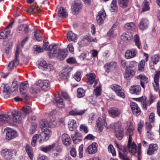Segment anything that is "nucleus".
Wrapping results in <instances>:
<instances>
[{
  "mask_svg": "<svg viewBox=\"0 0 160 160\" xmlns=\"http://www.w3.org/2000/svg\"><path fill=\"white\" fill-rule=\"evenodd\" d=\"M19 111L14 109L6 114H0V125L13 122L19 123L22 121V116Z\"/></svg>",
  "mask_w": 160,
  "mask_h": 160,
  "instance_id": "f257e3e1",
  "label": "nucleus"
},
{
  "mask_svg": "<svg viewBox=\"0 0 160 160\" xmlns=\"http://www.w3.org/2000/svg\"><path fill=\"white\" fill-rule=\"evenodd\" d=\"M41 128L42 132L41 133L40 143L49 140L52 134L51 128L48 122L46 120H43L41 122Z\"/></svg>",
  "mask_w": 160,
  "mask_h": 160,
  "instance_id": "f03ea898",
  "label": "nucleus"
},
{
  "mask_svg": "<svg viewBox=\"0 0 160 160\" xmlns=\"http://www.w3.org/2000/svg\"><path fill=\"white\" fill-rule=\"evenodd\" d=\"M49 42L46 40L43 41V44L42 47L45 50L49 51H50V56H57L56 53L55 52L57 48L56 45L55 44H51L49 45Z\"/></svg>",
  "mask_w": 160,
  "mask_h": 160,
  "instance_id": "7ed1b4c3",
  "label": "nucleus"
},
{
  "mask_svg": "<svg viewBox=\"0 0 160 160\" xmlns=\"http://www.w3.org/2000/svg\"><path fill=\"white\" fill-rule=\"evenodd\" d=\"M137 148L136 144L134 142H132V140L130 138L128 140V146L124 149V151L126 152H129L132 154L134 155L136 153Z\"/></svg>",
  "mask_w": 160,
  "mask_h": 160,
  "instance_id": "20e7f679",
  "label": "nucleus"
},
{
  "mask_svg": "<svg viewBox=\"0 0 160 160\" xmlns=\"http://www.w3.org/2000/svg\"><path fill=\"white\" fill-rule=\"evenodd\" d=\"M102 118H98L96 121V126L98 128V131L99 132H101L104 128V127H106L107 123L105 119V115L104 114L102 115Z\"/></svg>",
  "mask_w": 160,
  "mask_h": 160,
  "instance_id": "39448f33",
  "label": "nucleus"
},
{
  "mask_svg": "<svg viewBox=\"0 0 160 160\" xmlns=\"http://www.w3.org/2000/svg\"><path fill=\"white\" fill-rule=\"evenodd\" d=\"M111 89L115 92L116 94L122 98H125L124 91L121 87L116 84H113L111 86Z\"/></svg>",
  "mask_w": 160,
  "mask_h": 160,
  "instance_id": "423d86ee",
  "label": "nucleus"
},
{
  "mask_svg": "<svg viewBox=\"0 0 160 160\" xmlns=\"http://www.w3.org/2000/svg\"><path fill=\"white\" fill-rule=\"evenodd\" d=\"M19 48L17 46V50L15 54V58L14 60L10 62L8 66L9 69L12 70L14 67H16L19 64Z\"/></svg>",
  "mask_w": 160,
  "mask_h": 160,
  "instance_id": "0eeeda50",
  "label": "nucleus"
},
{
  "mask_svg": "<svg viewBox=\"0 0 160 160\" xmlns=\"http://www.w3.org/2000/svg\"><path fill=\"white\" fill-rule=\"evenodd\" d=\"M82 8V5L81 1L78 0L75 1L72 6V11L73 14L77 15L81 10Z\"/></svg>",
  "mask_w": 160,
  "mask_h": 160,
  "instance_id": "6e6552de",
  "label": "nucleus"
},
{
  "mask_svg": "<svg viewBox=\"0 0 160 160\" xmlns=\"http://www.w3.org/2000/svg\"><path fill=\"white\" fill-rule=\"evenodd\" d=\"M36 84L44 90H48L50 88V82L47 80H39L36 82Z\"/></svg>",
  "mask_w": 160,
  "mask_h": 160,
  "instance_id": "1a4fd4ad",
  "label": "nucleus"
},
{
  "mask_svg": "<svg viewBox=\"0 0 160 160\" xmlns=\"http://www.w3.org/2000/svg\"><path fill=\"white\" fill-rule=\"evenodd\" d=\"M160 76V71H156L155 73L153 76V81L152 82L154 89L157 91L159 88V78Z\"/></svg>",
  "mask_w": 160,
  "mask_h": 160,
  "instance_id": "9d476101",
  "label": "nucleus"
},
{
  "mask_svg": "<svg viewBox=\"0 0 160 160\" xmlns=\"http://www.w3.org/2000/svg\"><path fill=\"white\" fill-rule=\"evenodd\" d=\"M98 151V144L96 142H93L89 145L85 150V152L90 154L95 153Z\"/></svg>",
  "mask_w": 160,
  "mask_h": 160,
  "instance_id": "9b49d317",
  "label": "nucleus"
},
{
  "mask_svg": "<svg viewBox=\"0 0 160 160\" xmlns=\"http://www.w3.org/2000/svg\"><path fill=\"white\" fill-rule=\"evenodd\" d=\"M106 16V14L105 10L103 8L101 9L99 12L98 15L97 17V20L98 23L100 25L103 22Z\"/></svg>",
  "mask_w": 160,
  "mask_h": 160,
  "instance_id": "f8f14e48",
  "label": "nucleus"
},
{
  "mask_svg": "<svg viewBox=\"0 0 160 160\" xmlns=\"http://www.w3.org/2000/svg\"><path fill=\"white\" fill-rule=\"evenodd\" d=\"M130 106L133 114L136 116H139L141 112L140 108L135 102H132L130 103Z\"/></svg>",
  "mask_w": 160,
  "mask_h": 160,
  "instance_id": "ddd939ff",
  "label": "nucleus"
},
{
  "mask_svg": "<svg viewBox=\"0 0 160 160\" xmlns=\"http://www.w3.org/2000/svg\"><path fill=\"white\" fill-rule=\"evenodd\" d=\"M5 130L7 131L6 138L8 140L14 138L18 135L16 131L13 129L9 128H6Z\"/></svg>",
  "mask_w": 160,
  "mask_h": 160,
  "instance_id": "4468645a",
  "label": "nucleus"
},
{
  "mask_svg": "<svg viewBox=\"0 0 160 160\" xmlns=\"http://www.w3.org/2000/svg\"><path fill=\"white\" fill-rule=\"evenodd\" d=\"M15 152L16 150H8L7 149H5L2 150L1 155L6 159L9 160L12 158L13 152Z\"/></svg>",
  "mask_w": 160,
  "mask_h": 160,
  "instance_id": "2eb2a0df",
  "label": "nucleus"
},
{
  "mask_svg": "<svg viewBox=\"0 0 160 160\" xmlns=\"http://www.w3.org/2000/svg\"><path fill=\"white\" fill-rule=\"evenodd\" d=\"M137 52L134 49H132L127 50L125 55V57L127 59H129L134 57Z\"/></svg>",
  "mask_w": 160,
  "mask_h": 160,
  "instance_id": "dca6fc26",
  "label": "nucleus"
},
{
  "mask_svg": "<svg viewBox=\"0 0 160 160\" xmlns=\"http://www.w3.org/2000/svg\"><path fill=\"white\" fill-rule=\"evenodd\" d=\"M86 77L87 78V83L89 84H92L95 82L94 86L96 84V82L95 81L96 75L93 73H91L86 75Z\"/></svg>",
  "mask_w": 160,
  "mask_h": 160,
  "instance_id": "f3484780",
  "label": "nucleus"
},
{
  "mask_svg": "<svg viewBox=\"0 0 160 160\" xmlns=\"http://www.w3.org/2000/svg\"><path fill=\"white\" fill-rule=\"evenodd\" d=\"M137 79H139L141 86L143 88H145V84L148 83V78L145 76L143 74H141L137 77Z\"/></svg>",
  "mask_w": 160,
  "mask_h": 160,
  "instance_id": "a211bd4d",
  "label": "nucleus"
},
{
  "mask_svg": "<svg viewBox=\"0 0 160 160\" xmlns=\"http://www.w3.org/2000/svg\"><path fill=\"white\" fill-rule=\"evenodd\" d=\"M22 110L23 112H24V113H22L21 112L19 111L22 115V120L27 115H28L32 112V108L29 106H26L23 107Z\"/></svg>",
  "mask_w": 160,
  "mask_h": 160,
  "instance_id": "6ab92c4d",
  "label": "nucleus"
},
{
  "mask_svg": "<svg viewBox=\"0 0 160 160\" xmlns=\"http://www.w3.org/2000/svg\"><path fill=\"white\" fill-rule=\"evenodd\" d=\"M132 37V35L130 32H127L122 34L121 36V39L123 41L127 42L131 39Z\"/></svg>",
  "mask_w": 160,
  "mask_h": 160,
  "instance_id": "aec40b11",
  "label": "nucleus"
},
{
  "mask_svg": "<svg viewBox=\"0 0 160 160\" xmlns=\"http://www.w3.org/2000/svg\"><path fill=\"white\" fill-rule=\"evenodd\" d=\"M116 66V62H112L106 64L104 65L105 71L107 72L108 73L113 70L115 68Z\"/></svg>",
  "mask_w": 160,
  "mask_h": 160,
  "instance_id": "412c9836",
  "label": "nucleus"
},
{
  "mask_svg": "<svg viewBox=\"0 0 160 160\" xmlns=\"http://www.w3.org/2000/svg\"><path fill=\"white\" fill-rule=\"evenodd\" d=\"M55 53H56L57 56H53V57H56L57 58H59L61 60L65 58L67 56V52L64 50L62 49H57L55 51Z\"/></svg>",
  "mask_w": 160,
  "mask_h": 160,
  "instance_id": "4be33fe9",
  "label": "nucleus"
},
{
  "mask_svg": "<svg viewBox=\"0 0 160 160\" xmlns=\"http://www.w3.org/2000/svg\"><path fill=\"white\" fill-rule=\"evenodd\" d=\"M136 70L128 69V68H126L124 74V78L128 79L129 78L133 77L135 73Z\"/></svg>",
  "mask_w": 160,
  "mask_h": 160,
  "instance_id": "5701e85b",
  "label": "nucleus"
},
{
  "mask_svg": "<svg viewBox=\"0 0 160 160\" xmlns=\"http://www.w3.org/2000/svg\"><path fill=\"white\" fill-rule=\"evenodd\" d=\"M62 139L63 143L66 146H68L71 143L72 141L69 136L66 133L62 135Z\"/></svg>",
  "mask_w": 160,
  "mask_h": 160,
  "instance_id": "b1692460",
  "label": "nucleus"
},
{
  "mask_svg": "<svg viewBox=\"0 0 160 160\" xmlns=\"http://www.w3.org/2000/svg\"><path fill=\"white\" fill-rule=\"evenodd\" d=\"M70 69L68 68H66L62 70L59 75V77L62 79H66L69 77Z\"/></svg>",
  "mask_w": 160,
  "mask_h": 160,
  "instance_id": "393cba45",
  "label": "nucleus"
},
{
  "mask_svg": "<svg viewBox=\"0 0 160 160\" xmlns=\"http://www.w3.org/2000/svg\"><path fill=\"white\" fill-rule=\"evenodd\" d=\"M130 92L132 94H139L141 92V88L139 85L133 86L131 87Z\"/></svg>",
  "mask_w": 160,
  "mask_h": 160,
  "instance_id": "a878e982",
  "label": "nucleus"
},
{
  "mask_svg": "<svg viewBox=\"0 0 160 160\" xmlns=\"http://www.w3.org/2000/svg\"><path fill=\"white\" fill-rule=\"evenodd\" d=\"M109 114L113 118L119 117L121 113L120 110L118 109H110L108 111Z\"/></svg>",
  "mask_w": 160,
  "mask_h": 160,
  "instance_id": "bb28decb",
  "label": "nucleus"
},
{
  "mask_svg": "<svg viewBox=\"0 0 160 160\" xmlns=\"http://www.w3.org/2000/svg\"><path fill=\"white\" fill-rule=\"evenodd\" d=\"M133 130L134 128L133 125L132 123L130 122L128 128L127 129V131L126 132V134L129 136L128 140H129L130 138L131 140H132V136L133 134Z\"/></svg>",
  "mask_w": 160,
  "mask_h": 160,
  "instance_id": "cd10ccee",
  "label": "nucleus"
},
{
  "mask_svg": "<svg viewBox=\"0 0 160 160\" xmlns=\"http://www.w3.org/2000/svg\"><path fill=\"white\" fill-rule=\"evenodd\" d=\"M158 148V146L157 144H150L147 151V154L150 155H152L153 154L154 152L157 151Z\"/></svg>",
  "mask_w": 160,
  "mask_h": 160,
  "instance_id": "c85d7f7f",
  "label": "nucleus"
},
{
  "mask_svg": "<svg viewBox=\"0 0 160 160\" xmlns=\"http://www.w3.org/2000/svg\"><path fill=\"white\" fill-rule=\"evenodd\" d=\"M148 21L146 19H143L140 22L139 27L140 29L144 30L148 28Z\"/></svg>",
  "mask_w": 160,
  "mask_h": 160,
  "instance_id": "c756f323",
  "label": "nucleus"
},
{
  "mask_svg": "<svg viewBox=\"0 0 160 160\" xmlns=\"http://www.w3.org/2000/svg\"><path fill=\"white\" fill-rule=\"evenodd\" d=\"M67 38L68 39L69 41H73L75 42L78 38L77 35L72 31H69L67 34Z\"/></svg>",
  "mask_w": 160,
  "mask_h": 160,
  "instance_id": "7c9ffc66",
  "label": "nucleus"
},
{
  "mask_svg": "<svg viewBox=\"0 0 160 160\" xmlns=\"http://www.w3.org/2000/svg\"><path fill=\"white\" fill-rule=\"evenodd\" d=\"M29 87L27 82H22L20 85V90L22 94H24Z\"/></svg>",
  "mask_w": 160,
  "mask_h": 160,
  "instance_id": "2f4dec72",
  "label": "nucleus"
},
{
  "mask_svg": "<svg viewBox=\"0 0 160 160\" xmlns=\"http://www.w3.org/2000/svg\"><path fill=\"white\" fill-rule=\"evenodd\" d=\"M117 0H112L111 4L110 10L111 12H117L118 11V8L117 5Z\"/></svg>",
  "mask_w": 160,
  "mask_h": 160,
  "instance_id": "473e14b6",
  "label": "nucleus"
},
{
  "mask_svg": "<svg viewBox=\"0 0 160 160\" xmlns=\"http://www.w3.org/2000/svg\"><path fill=\"white\" fill-rule=\"evenodd\" d=\"M58 16L59 17L65 18L67 16L66 10L64 8L61 7L59 9Z\"/></svg>",
  "mask_w": 160,
  "mask_h": 160,
  "instance_id": "72a5a7b5",
  "label": "nucleus"
},
{
  "mask_svg": "<svg viewBox=\"0 0 160 160\" xmlns=\"http://www.w3.org/2000/svg\"><path fill=\"white\" fill-rule=\"evenodd\" d=\"M133 41L135 43V45L139 49H141V44L140 42L139 36L138 34H135L133 38Z\"/></svg>",
  "mask_w": 160,
  "mask_h": 160,
  "instance_id": "f704fd0d",
  "label": "nucleus"
},
{
  "mask_svg": "<svg viewBox=\"0 0 160 160\" xmlns=\"http://www.w3.org/2000/svg\"><path fill=\"white\" fill-rule=\"evenodd\" d=\"M68 128L70 130L73 131L77 128V123L76 121L73 119H71L68 123Z\"/></svg>",
  "mask_w": 160,
  "mask_h": 160,
  "instance_id": "c9c22d12",
  "label": "nucleus"
},
{
  "mask_svg": "<svg viewBox=\"0 0 160 160\" xmlns=\"http://www.w3.org/2000/svg\"><path fill=\"white\" fill-rule=\"evenodd\" d=\"M55 100L57 103V106L59 108H62L64 107V104L63 102V99L60 97H57Z\"/></svg>",
  "mask_w": 160,
  "mask_h": 160,
  "instance_id": "e433bc0d",
  "label": "nucleus"
},
{
  "mask_svg": "<svg viewBox=\"0 0 160 160\" xmlns=\"http://www.w3.org/2000/svg\"><path fill=\"white\" fill-rule=\"evenodd\" d=\"M117 26V25L116 23L113 25L112 28L109 30L108 33V36L111 38H114L116 36V33L114 31V30Z\"/></svg>",
  "mask_w": 160,
  "mask_h": 160,
  "instance_id": "4c0bfd02",
  "label": "nucleus"
},
{
  "mask_svg": "<svg viewBox=\"0 0 160 160\" xmlns=\"http://www.w3.org/2000/svg\"><path fill=\"white\" fill-rule=\"evenodd\" d=\"M124 27L126 29L129 30H133L136 28L135 23L132 22L126 23Z\"/></svg>",
  "mask_w": 160,
  "mask_h": 160,
  "instance_id": "58836bf2",
  "label": "nucleus"
},
{
  "mask_svg": "<svg viewBox=\"0 0 160 160\" xmlns=\"http://www.w3.org/2000/svg\"><path fill=\"white\" fill-rule=\"evenodd\" d=\"M55 146V144L54 143L51 145L47 146L46 147H42L41 148V150L45 152H47L54 148Z\"/></svg>",
  "mask_w": 160,
  "mask_h": 160,
  "instance_id": "ea45409f",
  "label": "nucleus"
},
{
  "mask_svg": "<svg viewBox=\"0 0 160 160\" xmlns=\"http://www.w3.org/2000/svg\"><path fill=\"white\" fill-rule=\"evenodd\" d=\"M25 148L30 158L32 159L33 158V154L30 146L28 144H26L25 145Z\"/></svg>",
  "mask_w": 160,
  "mask_h": 160,
  "instance_id": "a19ab883",
  "label": "nucleus"
},
{
  "mask_svg": "<svg viewBox=\"0 0 160 160\" xmlns=\"http://www.w3.org/2000/svg\"><path fill=\"white\" fill-rule=\"evenodd\" d=\"M11 31H4L0 33V39H5L7 38L10 34Z\"/></svg>",
  "mask_w": 160,
  "mask_h": 160,
  "instance_id": "79ce46f5",
  "label": "nucleus"
},
{
  "mask_svg": "<svg viewBox=\"0 0 160 160\" xmlns=\"http://www.w3.org/2000/svg\"><path fill=\"white\" fill-rule=\"evenodd\" d=\"M123 131V130H121L115 132L116 137L119 140H121L123 138L124 136Z\"/></svg>",
  "mask_w": 160,
  "mask_h": 160,
  "instance_id": "37998d69",
  "label": "nucleus"
},
{
  "mask_svg": "<svg viewBox=\"0 0 160 160\" xmlns=\"http://www.w3.org/2000/svg\"><path fill=\"white\" fill-rule=\"evenodd\" d=\"M145 61L144 60H142L139 63L138 65V70L139 71L142 72L144 70V65Z\"/></svg>",
  "mask_w": 160,
  "mask_h": 160,
  "instance_id": "c03bdc74",
  "label": "nucleus"
},
{
  "mask_svg": "<svg viewBox=\"0 0 160 160\" xmlns=\"http://www.w3.org/2000/svg\"><path fill=\"white\" fill-rule=\"evenodd\" d=\"M78 97L79 98H82L85 95V91L82 88H78L77 90Z\"/></svg>",
  "mask_w": 160,
  "mask_h": 160,
  "instance_id": "a18cd8bd",
  "label": "nucleus"
},
{
  "mask_svg": "<svg viewBox=\"0 0 160 160\" xmlns=\"http://www.w3.org/2000/svg\"><path fill=\"white\" fill-rule=\"evenodd\" d=\"M119 4L122 8H125L127 6L128 0H118Z\"/></svg>",
  "mask_w": 160,
  "mask_h": 160,
  "instance_id": "49530a36",
  "label": "nucleus"
},
{
  "mask_svg": "<svg viewBox=\"0 0 160 160\" xmlns=\"http://www.w3.org/2000/svg\"><path fill=\"white\" fill-rule=\"evenodd\" d=\"M39 138H40V139L42 138L40 135L39 136L38 134H35L32 137L31 142V144L32 146L35 147V146L37 139Z\"/></svg>",
  "mask_w": 160,
  "mask_h": 160,
  "instance_id": "de8ad7c7",
  "label": "nucleus"
},
{
  "mask_svg": "<svg viewBox=\"0 0 160 160\" xmlns=\"http://www.w3.org/2000/svg\"><path fill=\"white\" fill-rule=\"evenodd\" d=\"M114 127L115 132L123 130L122 128V125L120 122L115 123L114 124Z\"/></svg>",
  "mask_w": 160,
  "mask_h": 160,
  "instance_id": "09e8293b",
  "label": "nucleus"
},
{
  "mask_svg": "<svg viewBox=\"0 0 160 160\" xmlns=\"http://www.w3.org/2000/svg\"><path fill=\"white\" fill-rule=\"evenodd\" d=\"M146 129L147 130V133H149L152 136H153V134L152 132H150V130L152 128V126L149 122H146Z\"/></svg>",
  "mask_w": 160,
  "mask_h": 160,
  "instance_id": "8fccbe9b",
  "label": "nucleus"
},
{
  "mask_svg": "<svg viewBox=\"0 0 160 160\" xmlns=\"http://www.w3.org/2000/svg\"><path fill=\"white\" fill-rule=\"evenodd\" d=\"M108 150L109 152L111 153L113 156H115L116 155V153L115 149L113 146L112 144L109 145L108 147Z\"/></svg>",
  "mask_w": 160,
  "mask_h": 160,
  "instance_id": "3c124183",
  "label": "nucleus"
},
{
  "mask_svg": "<svg viewBox=\"0 0 160 160\" xmlns=\"http://www.w3.org/2000/svg\"><path fill=\"white\" fill-rule=\"evenodd\" d=\"M34 36L37 40L41 41L42 40V34L40 31H38L35 32Z\"/></svg>",
  "mask_w": 160,
  "mask_h": 160,
  "instance_id": "603ef678",
  "label": "nucleus"
},
{
  "mask_svg": "<svg viewBox=\"0 0 160 160\" xmlns=\"http://www.w3.org/2000/svg\"><path fill=\"white\" fill-rule=\"evenodd\" d=\"M18 88V82L16 79H14L12 82L11 85V88L12 89V92L17 90Z\"/></svg>",
  "mask_w": 160,
  "mask_h": 160,
  "instance_id": "864d4df0",
  "label": "nucleus"
},
{
  "mask_svg": "<svg viewBox=\"0 0 160 160\" xmlns=\"http://www.w3.org/2000/svg\"><path fill=\"white\" fill-rule=\"evenodd\" d=\"M144 124V122L142 120H140L138 124V130L140 134H141L142 133V128Z\"/></svg>",
  "mask_w": 160,
  "mask_h": 160,
  "instance_id": "5fc2aeb1",
  "label": "nucleus"
},
{
  "mask_svg": "<svg viewBox=\"0 0 160 160\" xmlns=\"http://www.w3.org/2000/svg\"><path fill=\"white\" fill-rule=\"evenodd\" d=\"M3 91V92L9 93L12 92V89L8 84H6L4 86Z\"/></svg>",
  "mask_w": 160,
  "mask_h": 160,
  "instance_id": "6e6d98bb",
  "label": "nucleus"
},
{
  "mask_svg": "<svg viewBox=\"0 0 160 160\" xmlns=\"http://www.w3.org/2000/svg\"><path fill=\"white\" fill-rule=\"evenodd\" d=\"M159 55L158 54L154 55L152 57L151 62H153L155 64H156L159 61Z\"/></svg>",
  "mask_w": 160,
  "mask_h": 160,
  "instance_id": "4d7b16f0",
  "label": "nucleus"
},
{
  "mask_svg": "<svg viewBox=\"0 0 160 160\" xmlns=\"http://www.w3.org/2000/svg\"><path fill=\"white\" fill-rule=\"evenodd\" d=\"M71 138L73 142L76 144H78L81 142L82 139V137H79V138H77L76 137H74L73 135H71Z\"/></svg>",
  "mask_w": 160,
  "mask_h": 160,
  "instance_id": "13d9d810",
  "label": "nucleus"
},
{
  "mask_svg": "<svg viewBox=\"0 0 160 160\" xmlns=\"http://www.w3.org/2000/svg\"><path fill=\"white\" fill-rule=\"evenodd\" d=\"M144 4L143 7L142 8V11L145 12L149 10L150 7H149V2L146 0L144 1Z\"/></svg>",
  "mask_w": 160,
  "mask_h": 160,
  "instance_id": "bf43d9fd",
  "label": "nucleus"
},
{
  "mask_svg": "<svg viewBox=\"0 0 160 160\" xmlns=\"http://www.w3.org/2000/svg\"><path fill=\"white\" fill-rule=\"evenodd\" d=\"M38 11V9L36 8L34 6H32L27 9L28 12L36 13Z\"/></svg>",
  "mask_w": 160,
  "mask_h": 160,
  "instance_id": "052dcab7",
  "label": "nucleus"
},
{
  "mask_svg": "<svg viewBox=\"0 0 160 160\" xmlns=\"http://www.w3.org/2000/svg\"><path fill=\"white\" fill-rule=\"evenodd\" d=\"M40 91V90L39 88L33 86L31 88L30 92L31 93L35 94L39 93Z\"/></svg>",
  "mask_w": 160,
  "mask_h": 160,
  "instance_id": "680f3d73",
  "label": "nucleus"
},
{
  "mask_svg": "<svg viewBox=\"0 0 160 160\" xmlns=\"http://www.w3.org/2000/svg\"><path fill=\"white\" fill-rule=\"evenodd\" d=\"M133 99L136 101L140 102L141 103L145 100H147V98L145 96H143L139 98H133Z\"/></svg>",
  "mask_w": 160,
  "mask_h": 160,
  "instance_id": "e2e57ef3",
  "label": "nucleus"
},
{
  "mask_svg": "<svg viewBox=\"0 0 160 160\" xmlns=\"http://www.w3.org/2000/svg\"><path fill=\"white\" fill-rule=\"evenodd\" d=\"M81 75L80 72H77L75 73L74 78L77 82H79L81 80Z\"/></svg>",
  "mask_w": 160,
  "mask_h": 160,
  "instance_id": "0e129e2a",
  "label": "nucleus"
},
{
  "mask_svg": "<svg viewBox=\"0 0 160 160\" xmlns=\"http://www.w3.org/2000/svg\"><path fill=\"white\" fill-rule=\"evenodd\" d=\"M80 131L83 130L84 132L87 133L88 132V127L85 124L81 125L80 126Z\"/></svg>",
  "mask_w": 160,
  "mask_h": 160,
  "instance_id": "69168bd1",
  "label": "nucleus"
},
{
  "mask_svg": "<svg viewBox=\"0 0 160 160\" xmlns=\"http://www.w3.org/2000/svg\"><path fill=\"white\" fill-rule=\"evenodd\" d=\"M83 145L82 144L79 146L78 150L79 156L80 158H82L83 156Z\"/></svg>",
  "mask_w": 160,
  "mask_h": 160,
  "instance_id": "338daca9",
  "label": "nucleus"
},
{
  "mask_svg": "<svg viewBox=\"0 0 160 160\" xmlns=\"http://www.w3.org/2000/svg\"><path fill=\"white\" fill-rule=\"evenodd\" d=\"M34 48L35 51L38 52V53L42 52L43 51V49L41 47L37 45H34Z\"/></svg>",
  "mask_w": 160,
  "mask_h": 160,
  "instance_id": "774afa93",
  "label": "nucleus"
}]
</instances>
